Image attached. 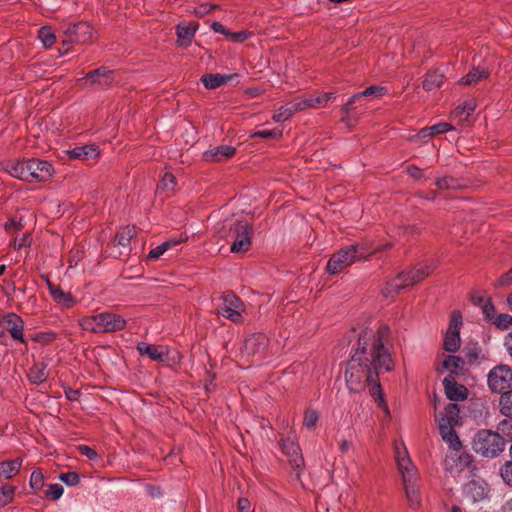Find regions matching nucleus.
<instances>
[{
  "label": "nucleus",
  "instance_id": "f257e3e1",
  "mask_svg": "<svg viewBox=\"0 0 512 512\" xmlns=\"http://www.w3.org/2000/svg\"><path fill=\"white\" fill-rule=\"evenodd\" d=\"M389 333V328L384 325L377 330L365 328L361 331L345 369L346 385L350 392L359 393L367 384H372L373 390L380 388L379 374L393 368L391 356L384 347Z\"/></svg>",
  "mask_w": 512,
  "mask_h": 512
},
{
  "label": "nucleus",
  "instance_id": "f03ea898",
  "mask_svg": "<svg viewBox=\"0 0 512 512\" xmlns=\"http://www.w3.org/2000/svg\"><path fill=\"white\" fill-rule=\"evenodd\" d=\"M459 413L457 404H449L444 413L436 417L441 437L451 449L444 460V469L450 473H459L471 464V456L460 452L461 442L455 432V427L459 424Z\"/></svg>",
  "mask_w": 512,
  "mask_h": 512
},
{
  "label": "nucleus",
  "instance_id": "7ed1b4c3",
  "mask_svg": "<svg viewBox=\"0 0 512 512\" xmlns=\"http://www.w3.org/2000/svg\"><path fill=\"white\" fill-rule=\"evenodd\" d=\"M391 247V243H386L383 247H377L370 251L367 242L357 243L340 249L334 253L327 263V271L330 274H337L357 261H363L370 258L376 251Z\"/></svg>",
  "mask_w": 512,
  "mask_h": 512
},
{
  "label": "nucleus",
  "instance_id": "20e7f679",
  "mask_svg": "<svg viewBox=\"0 0 512 512\" xmlns=\"http://www.w3.org/2000/svg\"><path fill=\"white\" fill-rule=\"evenodd\" d=\"M253 227L246 221H236L229 228V236L233 238L230 251L232 253L247 252L252 244Z\"/></svg>",
  "mask_w": 512,
  "mask_h": 512
},
{
  "label": "nucleus",
  "instance_id": "39448f33",
  "mask_svg": "<svg viewBox=\"0 0 512 512\" xmlns=\"http://www.w3.org/2000/svg\"><path fill=\"white\" fill-rule=\"evenodd\" d=\"M245 311V305L242 300L233 293H225L222 296V304L217 308L218 315L239 323L242 321V314Z\"/></svg>",
  "mask_w": 512,
  "mask_h": 512
},
{
  "label": "nucleus",
  "instance_id": "423d86ee",
  "mask_svg": "<svg viewBox=\"0 0 512 512\" xmlns=\"http://www.w3.org/2000/svg\"><path fill=\"white\" fill-rule=\"evenodd\" d=\"M462 314L454 310L450 314V321L443 339V348L447 352H456L460 348V329L462 326Z\"/></svg>",
  "mask_w": 512,
  "mask_h": 512
},
{
  "label": "nucleus",
  "instance_id": "0eeeda50",
  "mask_svg": "<svg viewBox=\"0 0 512 512\" xmlns=\"http://www.w3.org/2000/svg\"><path fill=\"white\" fill-rule=\"evenodd\" d=\"M488 386L495 393H504L512 387V369L507 365H498L488 374Z\"/></svg>",
  "mask_w": 512,
  "mask_h": 512
},
{
  "label": "nucleus",
  "instance_id": "6e6552de",
  "mask_svg": "<svg viewBox=\"0 0 512 512\" xmlns=\"http://www.w3.org/2000/svg\"><path fill=\"white\" fill-rule=\"evenodd\" d=\"M395 459L398 470L402 475L403 483L418 480V471L412 463L403 443L395 445Z\"/></svg>",
  "mask_w": 512,
  "mask_h": 512
},
{
  "label": "nucleus",
  "instance_id": "1a4fd4ad",
  "mask_svg": "<svg viewBox=\"0 0 512 512\" xmlns=\"http://www.w3.org/2000/svg\"><path fill=\"white\" fill-rule=\"evenodd\" d=\"M93 34L92 27L86 22L70 24L64 29V35L67 37V40H64L63 44H87L92 42Z\"/></svg>",
  "mask_w": 512,
  "mask_h": 512
},
{
  "label": "nucleus",
  "instance_id": "9d476101",
  "mask_svg": "<svg viewBox=\"0 0 512 512\" xmlns=\"http://www.w3.org/2000/svg\"><path fill=\"white\" fill-rule=\"evenodd\" d=\"M505 449L503 436L498 432L486 431L482 436V456L494 458Z\"/></svg>",
  "mask_w": 512,
  "mask_h": 512
},
{
  "label": "nucleus",
  "instance_id": "9b49d317",
  "mask_svg": "<svg viewBox=\"0 0 512 512\" xmlns=\"http://www.w3.org/2000/svg\"><path fill=\"white\" fill-rule=\"evenodd\" d=\"M1 322L5 327V331H8L14 340L20 343H25L24 338V321L16 313H6L1 316Z\"/></svg>",
  "mask_w": 512,
  "mask_h": 512
},
{
  "label": "nucleus",
  "instance_id": "f8f14e48",
  "mask_svg": "<svg viewBox=\"0 0 512 512\" xmlns=\"http://www.w3.org/2000/svg\"><path fill=\"white\" fill-rule=\"evenodd\" d=\"M29 182L47 181L53 175L54 169L52 165L44 160L32 158L29 159Z\"/></svg>",
  "mask_w": 512,
  "mask_h": 512
},
{
  "label": "nucleus",
  "instance_id": "ddd939ff",
  "mask_svg": "<svg viewBox=\"0 0 512 512\" xmlns=\"http://www.w3.org/2000/svg\"><path fill=\"white\" fill-rule=\"evenodd\" d=\"M435 266L432 263H423L415 266L414 268L401 272V276L405 281L407 287L420 283L428 277L434 270Z\"/></svg>",
  "mask_w": 512,
  "mask_h": 512
},
{
  "label": "nucleus",
  "instance_id": "4468645a",
  "mask_svg": "<svg viewBox=\"0 0 512 512\" xmlns=\"http://www.w3.org/2000/svg\"><path fill=\"white\" fill-rule=\"evenodd\" d=\"M99 320L101 321L102 333H114L121 331L127 324L124 317L111 311L99 313Z\"/></svg>",
  "mask_w": 512,
  "mask_h": 512
},
{
  "label": "nucleus",
  "instance_id": "2eb2a0df",
  "mask_svg": "<svg viewBox=\"0 0 512 512\" xmlns=\"http://www.w3.org/2000/svg\"><path fill=\"white\" fill-rule=\"evenodd\" d=\"M282 452L289 458L292 467L300 468L303 465L301 449L295 437L288 436L281 442Z\"/></svg>",
  "mask_w": 512,
  "mask_h": 512
},
{
  "label": "nucleus",
  "instance_id": "dca6fc26",
  "mask_svg": "<svg viewBox=\"0 0 512 512\" xmlns=\"http://www.w3.org/2000/svg\"><path fill=\"white\" fill-rule=\"evenodd\" d=\"M137 350L141 355H146L153 361L165 362L169 356V348L166 345H152L146 342H139Z\"/></svg>",
  "mask_w": 512,
  "mask_h": 512
},
{
  "label": "nucleus",
  "instance_id": "f3484780",
  "mask_svg": "<svg viewBox=\"0 0 512 512\" xmlns=\"http://www.w3.org/2000/svg\"><path fill=\"white\" fill-rule=\"evenodd\" d=\"M29 159L27 160H8L3 163V169L12 177L22 181L29 182Z\"/></svg>",
  "mask_w": 512,
  "mask_h": 512
},
{
  "label": "nucleus",
  "instance_id": "a211bd4d",
  "mask_svg": "<svg viewBox=\"0 0 512 512\" xmlns=\"http://www.w3.org/2000/svg\"><path fill=\"white\" fill-rule=\"evenodd\" d=\"M443 360L441 366H437L436 370L438 373H442L444 370L450 372L452 375H460L465 371V362L462 358L455 355H442Z\"/></svg>",
  "mask_w": 512,
  "mask_h": 512
},
{
  "label": "nucleus",
  "instance_id": "6ab92c4d",
  "mask_svg": "<svg viewBox=\"0 0 512 512\" xmlns=\"http://www.w3.org/2000/svg\"><path fill=\"white\" fill-rule=\"evenodd\" d=\"M268 341L269 340L265 334H254L245 340L243 352L248 356L258 354L266 349Z\"/></svg>",
  "mask_w": 512,
  "mask_h": 512
},
{
  "label": "nucleus",
  "instance_id": "aec40b11",
  "mask_svg": "<svg viewBox=\"0 0 512 512\" xmlns=\"http://www.w3.org/2000/svg\"><path fill=\"white\" fill-rule=\"evenodd\" d=\"M445 394L452 401L464 400L467 397V389L465 386L458 384L453 376H447L443 380Z\"/></svg>",
  "mask_w": 512,
  "mask_h": 512
},
{
  "label": "nucleus",
  "instance_id": "412c9836",
  "mask_svg": "<svg viewBox=\"0 0 512 512\" xmlns=\"http://www.w3.org/2000/svg\"><path fill=\"white\" fill-rule=\"evenodd\" d=\"M236 152L233 146L221 145L204 152L203 157L209 162H222L231 158Z\"/></svg>",
  "mask_w": 512,
  "mask_h": 512
},
{
  "label": "nucleus",
  "instance_id": "4be33fe9",
  "mask_svg": "<svg viewBox=\"0 0 512 512\" xmlns=\"http://www.w3.org/2000/svg\"><path fill=\"white\" fill-rule=\"evenodd\" d=\"M198 28L196 22H182L177 26V36L179 46H188Z\"/></svg>",
  "mask_w": 512,
  "mask_h": 512
},
{
  "label": "nucleus",
  "instance_id": "5701e85b",
  "mask_svg": "<svg viewBox=\"0 0 512 512\" xmlns=\"http://www.w3.org/2000/svg\"><path fill=\"white\" fill-rule=\"evenodd\" d=\"M47 285L51 296L57 304L64 308H70L75 304L76 301L69 292H65L59 286L53 285L50 281H47Z\"/></svg>",
  "mask_w": 512,
  "mask_h": 512
},
{
  "label": "nucleus",
  "instance_id": "b1692460",
  "mask_svg": "<svg viewBox=\"0 0 512 512\" xmlns=\"http://www.w3.org/2000/svg\"><path fill=\"white\" fill-rule=\"evenodd\" d=\"M68 155L71 159L89 161L98 157L99 149L96 145H85L81 147H75L74 149L68 151Z\"/></svg>",
  "mask_w": 512,
  "mask_h": 512
},
{
  "label": "nucleus",
  "instance_id": "393cba45",
  "mask_svg": "<svg viewBox=\"0 0 512 512\" xmlns=\"http://www.w3.org/2000/svg\"><path fill=\"white\" fill-rule=\"evenodd\" d=\"M417 481L418 480H412L403 483L408 504L413 509L419 508L421 505V493Z\"/></svg>",
  "mask_w": 512,
  "mask_h": 512
},
{
  "label": "nucleus",
  "instance_id": "a878e982",
  "mask_svg": "<svg viewBox=\"0 0 512 512\" xmlns=\"http://www.w3.org/2000/svg\"><path fill=\"white\" fill-rule=\"evenodd\" d=\"M85 79L91 83H97L99 85H108L113 81V72L104 67L95 69L89 72Z\"/></svg>",
  "mask_w": 512,
  "mask_h": 512
},
{
  "label": "nucleus",
  "instance_id": "bb28decb",
  "mask_svg": "<svg viewBox=\"0 0 512 512\" xmlns=\"http://www.w3.org/2000/svg\"><path fill=\"white\" fill-rule=\"evenodd\" d=\"M21 466V458L0 462V479H11L19 473Z\"/></svg>",
  "mask_w": 512,
  "mask_h": 512
},
{
  "label": "nucleus",
  "instance_id": "cd10ccee",
  "mask_svg": "<svg viewBox=\"0 0 512 512\" xmlns=\"http://www.w3.org/2000/svg\"><path fill=\"white\" fill-rule=\"evenodd\" d=\"M476 106V100L466 101L462 106L457 107L452 112V117L457 119L459 122H469Z\"/></svg>",
  "mask_w": 512,
  "mask_h": 512
},
{
  "label": "nucleus",
  "instance_id": "c85d7f7f",
  "mask_svg": "<svg viewBox=\"0 0 512 512\" xmlns=\"http://www.w3.org/2000/svg\"><path fill=\"white\" fill-rule=\"evenodd\" d=\"M405 281L403 280L401 274L399 273L396 277L389 280L386 285L382 288L381 293L384 297H394L397 295L403 288H406Z\"/></svg>",
  "mask_w": 512,
  "mask_h": 512
},
{
  "label": "nucleus",
  "instance_id": "c756f323",
  "mask_svg": "<svg viewBox=\"0 0 512 512\" xmlns=\"http://www.w3.org/2000/svg\"><path fill=\"white\" fill-rule=\"evenodd\" d=\"M80 327L87 332L94 334H103L99 313L96 315L84 316L79 319Z\"/></svg>",
  "mask_w": 512,
  "mask_h": 512
},
{
  "label": "nucleus",
  "instance_id": "7c9ffc66",
  "mask_svg": "<svg viewBox=\"0 0 512 512\" xmlns=\"http://www.w3.org/2000/svg\"><path fill=\"white\" fill-rule=\"evenodd\" d=\"M453 129L452 125L447 122H440L429 127L421 129L418 133V137L422 139L430 138L434 135L442 134Z\"/></svg>",
  "mask_w": 512,
  "mask_h": 512
},
{
  "label": "nucleus",
  "instance_id": "2f4dec72",
  "mask_svg": "<svg viewBox=\"0 0 512 512\" xmlns=\"http://www.w3.org/2000/svg\"><path fill=\"white\" fill-rule=\"evenodd\" d=\"M176 178L171 173H165L157 186V193L168 197L176 187Z\"/></svg>",
  "mask_w": 512,
  "mask_h": 512
},
{
  "label": "nucleus",
  "instance_id": "473e14b6",
  "mask_svg": "<svg viewBox=\"0 0 512 512\" xmlns=\"http://www.w3.org/2000/svg\"><path fill=\"white\" fill-rule=\"evenodd\" d=\"M232 79V75L206 74L201 81L207 89L218 88Z\"/></svg>",
  "mask_w": 512,
  "mask_h": 512
},
{
  "label": "nucleus",
  "instance_id": "72a5a7b5",
  "mask_svg": "<svg viewBox=\"0 0 512 512\" xmlns=\"http://www.w3.org/2000/svg\"><path fill=\"white\" fill-rule=\"evenodd\" d=\"M29 380L34 384H41L48 378V372L44 363H35L29 370Z\"/></svg>",
  "mask_w": 512,
  "mask_h": 512
},
{
  "label": "nucleus",
  "instance_id": "f704fd0d",
  "mask_svg": "<svg viewBox=\"0 0 512 512\" xmlns=\"http://www.w3.org/2000/svg\"><path fill=\"white\" fill-rule=\"evenodd\" d=\"M444 82V75L438 71L430 72L426 75L423 81V88L427 91H431L440 87Z\"/></svg>",
  "mask_w": 512,
  "mask_h": 512
},
{
  "label": "nucleus",
  "instance_id": "c9c22d12",
  "mask_svg": "<svg viewBox=\"0 0 512 512\" xmlns=\"http://www.w3.org/2000/svg\"><path fill=\"white\" fill-rule=\"evenodd\" d=\"M297 110L294 107L293 101L281 106L274 114L273 120L276 122H283L291 118Z\"/></svg>",
  "mask_w": 512,
  "mask_h": 512
},
{
  "label": "nucleus",
  "instance_id": "e433bc0d",
  "mask_svg": "<svg viewBox=\"0 0 512 512\" xmlns=\"http://www.w3.org/2000/svg\"><path fill=\"white\" fill-rule=\"evenodd\" d=\"M499 408L502 415L512 419V390L501 394Z\"/></svg>",
  "mask_w": 512,
  "mask_h": 512
},
{
  "label": "nucleus",
  "instance_id": "4c0bfd02",
  "mask_svg": "<svg viewBox=\"0 0 512 512\" xmlns=\"http://www.w3.org/2000/svg\"><path fill=\"white\" fill-rule=\"evenodd\" d=\"M136 230L134 226L122 227L116 234L115 240L121 246H128L131 239L135 236Z\"/></svg>",
  "mask_w": 512,
  "mask_h": 512
},
{
  "label": "nucleus",
  "instance_id": "58836bf2",
  "mask_svg": "<svg viewBox=\"0 0 512 512\" xmlns=\"http://www.w3.org/2000/svg\"><path fill=\"white\" fill-rule=\"evenodd\" d=\"M38 37L44 47L50 48L56 41V36L49 26H44L38 30Z\"/></svg>",
  "mask_w": 512,
  "mask_h": 512
},
{
  "label": "nucleus",
  "instance_id": "ea45409f",
  "mask_svg": "<svg viewBox=\"0 0 512 512\" xmlns=\"http://www.w3.org/2000/svg\"><path fill=\"white\" fill-rule=\"evenodd\" d=\"M30 486L36 491H40L44 487L45 478L40 469L34 470L30 475Z\"/></svg>",
  "mask_w": 512,
  "mask_h": 512
},
{
  "label": "nucleus",
  "instance_id": "a19ab883",
  "mask_svg": "<svg viewBox=\"0 0 512 512\" xmlns=\"http://www.w3.org/2000/svg\"><path fill=\"white\" fill-rule=\"evenodd\" d=\"M435 184L439 189H446V190H456L461 187L459 182L452 177L439 178L436 180Z\"/></svg>",
  "mask_w": 512,
  "mask_h": 512
},
{
  "label": "nucleus",
  "instance_id": "79ce46f5",
  "mask_svg": "<svg viewBox=\"0 0 512 512\" xmlns=\"http://www.w3.org/2000/svg\"><path fill=\"white\" fill-rule=\"evenodd\" d=\"M386 93H387L386 87L373 85V86L366 88L364 91L357 93V96H360V97L374 96V97L379 98V97L384 96Z\"/></svg>",
  "mask_w": 512,
  "mask_h": 512
},
{
  "label": "nucleus",
  "instance_id": "37998d69",
  "mask_svg": "<svg viewBox=\"0 0 512 512\" xmlns=\"http://www.w3.org/2000/svg\"><path fill=\"white\" fill-rule=\"evenodd\" d=\"M15 493V487L5 485L0 491V507H3L12 502Z\"/></svg>",
  "mask_w": 512,
  "mask_h": 512
},
{
  "label": "nucleus",
  "instance_id": "c03bdc74",
  "mask_svg": "<svg viewBox=\"0 0 512 512\" xmlns=\"http://www.w3.org/2000/svg\"><path fill=\"white\" fill-rule=\"evenodd\" d=\"M64 492V488L61 484H49L45 491V496L53 501L59 500Z\"/></svg>",
  "mask_w": 512,
  "mask_h": 512
},
{
  "label": "nucleus",
  "instance_id": "a18cd8bd",
  "mask_svg": "<svg viewBox=\"0 0 512 512\" xmlns=\"http://www.w3.org/2000/svg\"><path fill=\"white\" fill-rule=\"evenodd\" d=\"M294 103L295 109L298 111H303L306 109H315V105L312 102V95L307 97H297L292 100Z\"/></svg>",
  "mask_w": 512,
  "mask_h": 512
},
{
  "label": "nucleus",
  "instance_id": "49530a36",
  "mask_svg": "<svg viewBox=\"0 0 512 512\" xmlns=\"http://www.w3.org/2000/svg\"><path fill=\"white\" fill-rule=\"evenodd\" d=\"M492 323L497 328H500L503 330L508 329L509 327L512 326V315H509L506 313L498 314V315H496V317L494 318Z\"/></svg>",
  "mask_w": 512,
  "mask_h": 512
},
{
  "label": "nucleus",
  "instance_id": "de8ad7c7",
  "mask_svg": "<svg viewBox=\"0 0 512 512\" xmlns=\"http://www.w3.org/2000/svg\"><path fill=\"white\" fill-rule=\"evenodd\" d=\"M500 476L504 483L512 487V460L506 461L500 468Z\"/></svg>",
  "mask_w": 512,
  "mask_h": 512
},
{
  "label": "nucleus",
  "instance_id": "09e8293b",
  "mask_svg": "<svg viewBox=\"0 0 512 512\" xmlns=\"http://www.w3.org/2000/svg\"><path fill=\"white\" fill-rule=\"evenodd\" d=\"M252 36V33L247 30H241L238 32L229 31L227 38L235 43H243Z\"/></svg>",
  "mask_w": 512,
  "mask_h": 512
},
{
  "label": "nucleus",
  "instance_id": "8fccbe9b",
  "mask_svg": "<svg viewBox=\"0 0 512 512\" xmlns=\"http://www.w3.org/2000/svg\"><path fill=\"white\" fill-rule=\"evenodd\" d=\"M334 97V93L332 92H324L319 95H312V102L315 105V109L322 107L328 103Z\"/></svg>",
  "mask_w": 512,
  "mask_h": 512
},
{
  "label": "nucleus",
  "instance_id": "3c124183",
  "mask_svg": "<svg viewBox=\"0 0 512 512\" xmlns=\"http://www.w3.org/2000/svg\"><path fill=\"white\" fill-rule=\"evenodd\" d=\"M318 421V414L315 410L308 409L304 413L303 424L305 427L312 429Z\"/></svg>",
  "mask_w": 512,
  "mask_h": 512
},
{
  "label": "nucleus",
  "instance_id": "603ef678",
  "mask_svg": "<svg viewBox=\"0 0 512 512\" xmlns=\"http://www.w3.org/2000/svg\"><path fill=\"white\" fill-rule=\"evenodd\" d=\"M498 431L509 440H512V419H504L499 422Z\"/></svg>",
  "mask_w": 512,
  "mask_h": 512
},
{
  "label": "nucleus",
  "instance_id": "864d4df0",
  "mask_svg": "<svg viewBox=\"0 0 512 512\" xmlns=\"http://www.w3.org/2000/svg\"><path fill=\"white\" fill-rule=\"evenodd\" d=\"M253 137H261V138H274L279 139L282 136V130L280 129H272V130H258L252 134Z\"/></svg>",
  "mask_w": 512,
  "mask_h": 512
},
{
  "label": "nucleus",
  "instance_id": "5fc2aeb1",
  "mask_svg": "<svg viewBox=\"0 0 512 512\" xmlns=\"http://www.w3.org/2000/svg\"><path fill=\"white\" fill-rule=\"evenodd\" d=\"M59 479L69 486H75L79 483V475L76 472L61 473Z\"/></svg>",
  "mask_w": 512,
  "mask_h": 512
},
{
  "label": "nucleus",
  "instance_id": "6e6d98bb",
  "mask_svg": "<svg viewBox=\"0 0 512 512\" xmlns=\"http://www.w3.org/2000/svg\"><path fill=\"white\" fill-rule=\"evenodd\" d=\"M482 313L484 314L485 318L490 322H492L494 320V318L496 317V315H498L496 313V309H495L494 305L490 301H487L482 306Z\"/></svg>",
  "mask_w": 512,
  "mask_h": 512
},
{
  "label": "nucleus",
  "instance_id": "4d7b16f0",
  "mask_svg": "<svg viewBox=\"0 0 512 512\" xmlns=\"http://www.w3.org/2000/svg\"><path fill=\"white\" fill-rule=\"evenodd\" d=\"M480 79V72L478 69H473L469 74H467L465 77H463L460 80V83L463 85H470L472 83L478 82Z\"/></svg>",
  "mask_w": 512,
  "mask_h": 512
},
{
  "label": "nucleus",
  "instance_id": "13d9d810",
  "mask_svg": "<svg viewBox=\"0 0 512 512\" xmlns=\"http://www.w3.org/2000/svg\"><path fill=\"white\" fill-rule=\"evenodd\" d=\"M30 244H31V237L28 233H26L19 239L14 240L13 247L15 250H20L23 247L30 246Z\"/></svg>",
  "mask_w": 512,
  "mask_h": 512
},
{
  "label": "nucleus",
  "instance_id": "bf43d9fd",
  "mask_svg": "<svg viewBox=\"0 0 512 512\" xmlns=\"http://www.w3.org/2000/svg\"><path fill=\"white\" fill-rule=\"evenodd\" d=\"M167 251V245H163L161 243L157 247L150 250L148 254V259L157 260L160 256H162Z\"/></svg>",
  "mask_w": 512,
  "mask_h": 512
},
{
  "label": "nucleus",
  "instance_id": "052dcab7",
  "mask_svg": "<svg viewBox=\"0 0 512 512\" xmlns=\"http://www.w3.org/2000/svg\"><path fill=\"white\" fill-rule=\"evenodd\" d=\"M79 451L82 455L86 456L87 458L93 460L97 458V453L94 449H92L89 446L82 445L79 447Z\"/></svg>",
  "mask_w": 512,
  "mask_h": 512
},
{
  "label": "nucleus",
  "instance_id": "680f3d73",
  "mask_svg": "<svg viewBox=\"0 0 512 512\" xmlns=\"http://www.w3.org/2000/svg\"><path fill=\"white\" fill-rule=\"evenodd\" d=\"M211 28L214 32L223 34L227 37L230 30H228L222 23L220 22H213L211 24Z\"/></svg>",
  "mask_w": 512,
  "mask_h": 512
},
{
  "label": "nucleus",
  "instance_id": "e2e57ef3",
  "mask_svg": "<svg viewBox=\"0 0 512 512\" xmlns=\"http://www.w3.org/2000/svg\"><path fill=\"white\" fill-rule=\"evenodd\" d=\"M359 98H360V96H357V93H356V94H354V95H353V96H352V97L347 101V103L342 107V112H343V114L347 115V114L350 112V110H351V108H352V105H353V104L355 103V101H356L357 99H359Z\"/></svg>",
  "mask_w": 512,
  "mask_h": 512
},
{
  "label": "nucleus",
  "instance_id": "0e129e2a",
  "mask_svg": "<svg viewBox=\"0 0 512 512\" xmlns=\"http://www.w3.org/2000/svg\"><path fill=\"white\" fill-rule=\"evenodd\" d=\"M501 285H512V268L499 279Z\"/></svg>",
  "mask_w": 512,
  "mask_h": 512
},
{
  "label": "nucleus",
  "instance_id": "69168bd1",
  "mask_svg": "<svg viewBox=\"0 0 512 512\" xmlns=\"http://www.w3.org/2000/svg\"><path fill=\"white\" fill-rule=\"evenodd\" d=\"M407 172L411 177L415 179H419L422 176V170L416 166H409L407 168Z\"/></svg>",
  "mask_w": 512,
  "mask_h": 512
},
{
  "label": "nucleus",
  "instance_id": "338daca9",
  "mask_svg": "<svg viewBox=\"0 0 512 512\" xmlns=\"http://www.w3.org/2000/svg\"><path fill=\"white\" fill-rule=\"evenodd\" d=\"M504 346L508 351L509 355L512 357V331L505 336Z\"/></svg>",
  "mask_w": 512,
  "mask_h": 512
},
{
  "label": "nucleus",
  "instance_id": "774afa93",
  "mask_svg": "<svg viewBox=\"0 0 512 512\" xmlns=\"http://www.w3.org/2000/svg\"><path fill=\"white\" fill-rule=\"evenodd\" d=\"M20 223H18L17 221L15 220H10L8 221L6 224H5V229L7 231H11V230H18L20 229Z\"/></svg>",
  "mask_w": 512,
  "mask_h": 512
}]
</instances>
